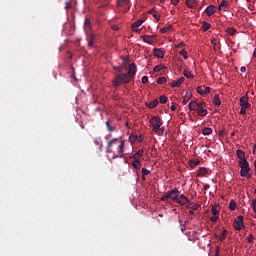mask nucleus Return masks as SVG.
<instances>
[{"instance_id":"1","label":"nucleus","mask_w":256,"mask_h":256,"mask_svg":"<svg viewBox=\"0 0 256 256\" xmlns=\"http://www.w3.org/2000/svg\"><path fill=\"white\" fill-rule=\"evenodd\" d=\"M106 153L112 155V159H123L125 157V139L113 138L107 142Z\"/></svg>"},{"instance_id":"2","label":"nucleus","mask_w":256,"mask_h":256,"mask_svg":"<svg viewBox=\"0 0 256 256\" xmlns=\"http://www.w3.org/2000/svg\"><path fill=\"white\" fill-rule=\"evenodd\" d=\"M150 127H152V131L154 133H158V135H163L165 133V128L163 126V122L159 116H153L150 120Z\"/></svg>"},{"instance_id":"3","label":"nucleus","mask_w":256,"mask_h":256,"mask_svg":"<svg viewBox=\"0 0 256 256\" xmlns=\"http://www.w3.org/2000/svg\"><path fill=\"white\" fill-rule=\"evenodd\" d=\"M181 194L179 192V189L174 188L168 192L161 198V201L167 202L169 199L173 201V203H181Z\"/></svg>"},{"instance_id":"4","label":"nucleus","mask_w":256,"mask_h":256,"mask_svg":"<svg viewBox=\"0 0 256 256\" xmlns=\"http://www.w3.org/2000/svg\"><path fill=\"white\" fill-rule=\"evenodd\" d=\"M130 82H131L130 77L125 73L117 74L116 77L114 78V80L112 81L113 86L116 89H117V87H119V85H127Z\"/></svg>"},{"instance_id":"5","label":"nucleus","mask_w":256,"mask_h":256,"mask_svg":"<svg viewBox=\"0 0 256 256\" xmlns=\"http://www.w3.org/2000/svg\"><path fill=\"white\" fill-rule=\"evenodd\" d=\"M240 175L241 177H246V179H251L253 172H251V167H249V164L246 166L240 167Z\"/></svg>"},{"instance_id":"6","label":"nucleus","mask_w":256,"mask_h":256,"mask_svg":"<svg viewBox=\"0 0 256 256\" xmlns=\"http://www.w3.org/2000/svg\"><path fill=\"white\" fill-rule=\"evenodd\" d=\"M117 7H123V12L127 13L131 9V0H117Z\"/></svg>"},{"instance_id":"7","label":"nucleus","mask_w":256,"mask_h":256,"mask_svg":"<svg viewBox=\"0 0 256 256\" xmlns=\"http://www.w3.org/2000/svg\"><path fill=\"white\" fill-rule=\"evenodd\" d=\"M207 106L204 102H199L198 107L196 108V111L200 117H207Z\"/></svg>"},{"instance_id":"8","label":"nucleus","mask_w":256,"mask_h":256,"mask_svg":"<svg viewBox=\"0 0 256 256\" xmlns=\"http://www.w3.org/2000/svg\"><path fill=\"white\" fill-rule=\"evenodd\" d=\"M240 106L244 109H249L251 107V103H249V95L246 94L240 98Z\"/></svg>"},{"instance_id":"9","label":"nucleus","mask_w":256,"mask_h":256,"mask_svg":"<svg viewBox=\"0 0 256 256\" xmlns=\"http://www.w3.org/2000/svg\"><path fill=\"white\" fill-rule=\"evenodd\" d=\"M137 73V65H135V63H131L129 64V68H128V77L132 80L133 77H135Z\"/></svg>"},{"instance_id":"10","label":"nucleus","mask_w":256,"mask_h":256,"mask_svg":"<svg viewBox=\"0 0 256 256\" xmlns=\"http://www.w3.org/2000/svg\"><path fill=\"white\" fill-rule=\"evenodd\" d=\"M196 91L199 95H207L208 93H211V87L206 86L203 90V86H198Z\"/></svg>"},{"instance_id":"11","label":"nucleus","mask_w":256,"mask_h":256,"mask_svg":"<svg viewBox=\"0 0 256 256\" xmlns=\"http://www.w3.org/2000/svg\"><path fill=\"white\" fill-rule=\"evenodd\" d=\"M189 203H191V200H189L185 195L180 194V202H177V204L183 206L188 205Z\"/></svg>"},{"instance_id":"12","label":"nucleus","mask_w":256,"mask_h":256,"mask_svg":"<svg viewBox=\"0 0 256 256\" xmlns=\"http://www.w3.org/2000/svg\"><path fill=\"white\" fill-rule=\"evenodd\" d=\"M215 12H216V9H215V6L213 5H209L204 11V13L208 15V17L215 15Z\"/></svg>"},{"instance_id":"13","label":"nucleus","mask_w":256,"mask_h":256,"mask_svg":"<svg viewBox=\"0 0 256 256\" xmlns=\"http://www.w3.org/2000/svg\"><path fill=\"white\" fill-rule=\"evenodd\" d=\"M197 5H199L197 0H186V6L189 7V9H195Z\"/></svg>"},{"instance_id":"14","label":"nucleus","mask_w":256,"mask_h":256,"mask_svg":"<svg viewBox=\"0 0 256 256\" xmlns=\"http://www.w3.org/2000/svg\"><path fill=\"white\" fill-rule=\"evenodd\" d=\"M145 153L144 150H138L133 156L132 159L134 161H141V157H143V154Z\"/></svg>"},{"instance_id":"15","label":"nucleus","mask_w":256,"mask_h":256,"mask_svg":"<svg viewBox=\"0 0 256 256\" xmlns=\"http://www.w3.org/2000/svg\"><path fill=\"white\" fill-rule=\"evenodd\" d=\"M154 56L158 57V59H163V57H165V52H163V50H161L159 48H155L154 49Z\"/></svg>"},{"instance_id":"16","label":"nucleus","mask_w":256,"mask_h":256,"mask_svg":"<svg viewBox=\"0 0 256 256\" xmlns=\"http://www.w3.org/2000/svg\"><path fill=\"white\" fill-rule=\"evenodd\" d=\"M185 81V77H180L177 81L171 83V87H181Z\"/></svg>"},{"instance_id":"17","label":"nucleus","mask_w":256,"mask_h":256,"mask_svg":"<svg viewBox=\"0 0 256 256\" xmlns=\"http://www.w3.org/2000/svg\"><path fill=\"white\" fill-rule=\"evenodd\" d=\"M199 106V102L192 100L191 102H189L188 107L190 109V111H197V107Z\"/></svg>"},{"instance_id":"18","label":"nucleus","mask_w":256,"mask_h":256,"mask_svg":"<svg viewBox=\"0 0 256 256\" xmlns=\"http://www.w3.org/2000/svg\"><path fill=\"white\" fill-rule=\"evenodd\" d=\"M143 25V20H137L132 24L133 31L139 32V27Z\"/></svg>"},{"instance_id":"19","label":"nucleus","mask_w":256,"mask_h":256,"mask_svg":"<svg viewBox=\"0 0 256 256\" xmlns=\"http://www.w3.org/2000/svg\"><path fill=\"white\" fill-rule=\"evenodd\" d=\"M143 41L144 43H148L149 45H151L155 41V36L144 35Z\"/></svg>"},{"instance_id":"20","label":"nucleus","mask_w":256,"mask_h":256,"mask_svg":"<svg viewBox=\"0 0 256 256\" xmlns=\"http://www.w3.org/2000/svg\"><path fill=\"white\" fill-rule=\"evenodd\" d=\"M148 13L149 15H152V17H154L156 21H159V19H161V16H159V12L155 11L154 9H150Z\"/></svg>"},{"instance_id":"21","label":"nucleus","mask_w":256,"mask_h":256,"mask_svg":"<svg viewBox=\"0 0 256 256\" xmlns=\"http://www.w3.org/2000/svg\"><path fill=\"white\" fill-rule=\"evenodd\" d=\"M157 105H159V100L157 99L154 101H151L150 103H146V107H148V109H155Z\"/></svg>"},{"instance_id":"22","label":"nucleus","mask_w":256,"mask_h":256,"mask_svg":"<svg viewBox=\"0 0 256 256\" xmlns=\"http://www.w3.org/2000/svg\"><path fill=\"white\" fill-rule=\"evenodd\" d=\"M227 7H229V2H227L226 0H223L220 5L218 6L219 11H225V9H227Z\"/></svg>"},{"instance_id":"23","label":"nucleus","mask_w":256,"mask_h":256,"mask_svg":"<svg viewBox=\"0 0 256 256\" xmlns=\"http://www.w3.org/2000/svg\"><path fill=\"white\" fill-rule=\"evenodd\" d=\"M132 167L136 169V171H139V169H141V160H133Z\"/></svg>"},{"instance_id":"24","label":"nucleus","mask_w":256,"mask_h":256,"mask_svg":"<svg viewBox=\"0 0 256 256\" xmlns=\"http://www.w3.org/2000/svg\"><path fill=\"white\" fill-rule=\"evenodd\" d=\"M204 175H207V168L201 167L197 171L198 177H203Z\"/></svg>"},{"instance_id":"25","label":"nucleus","mask_w":256,"mask_h":256,"mask_svg":"<svg viewBox=\"0 0 256 256\" xmlns=\"http://www.w3.org/2000/svg\"><path fill=\"white\" fill-rule=\"evenodd\" d=\"M186 207L188 209H192V211H197V209H199L200 205L189 202V204Z\"/></svg>"},{"instance_id":"26","label":"nucleus","mask_w":256,"mask_h":256,"mask_svg":"<svg viewBox=\"0 0 256 256\" xmlns=\"http://www.w3.org/2000/svg\"><path fill=\"white\" fill-rule=\"evenodd\" d=\"M213 104L216 105V107H219L221 105V99L219 98V95L216 94L213 98Z\"/></svg>"},{"instance_id":"27","label":"nucleus","mask_w":256,"mask_h":256,"mask_svg":"<svg viewBox=\"0 0 256 256\" xmlns=\"http://www.w3.org/2000/svg\"><path fill=\"white\" fill-rule=\"evenodd\" d=\"M173 29V25H168V26H165L163 27L162 29H160V32L161 33H169V31H171Z\"/></svg>"},{"instance_id":"28","label":"nucleus","mask_w":256,"mask_h":256,"mask_svg":"<svg viewBox=\"0 0 256 256\" xmlns=\"http://www.w3.org/2000/svg\"><path fill=\"white\" fill-rule=\"evenodd\" d=\"M147 175H151V170H148L146 168H142V179L145 181V177H147Z\"/></svg>"},{"instance_id":"29","label":"nucleus","mask_w":256,"mask_h":256,"mask_svg":"<svg viewBox=\"0 0 256 256\" xmlns=\"http://www.w3.org/2000/svg\"><path fill=\"white\" fill-rule=\"evenodd\" d=\"M208 29H211V24L209 22L202 23V31L206 32Z\"/></svg>"},{"instance_id":"30","label":"nucleus","mask_w":256,"mask_h":256,"mask_svg":"<svg viewBox=\"0 0 256 256\" xmlns=\"http://www.w3.org/2000/svg\"><path fill=\"white\" fill-rule=\"evenodd\" d=\"M229 209L230 211H235V209H237V202H235V200L230 201Z\"/></svg>"},{"instance_id":"31","label":"nucleus","mask_w":256,"mask_h":256,"mask_svg":"<svg viewBox=\"0 0 256 256\" xmlns=\"http://www.w3.org/2000/svg\"><path fill=\"white\" fill-rule=\"evenodd\" d=\"M184 77H186L187 79H193V73L191 71L188 70H184L183 72Z\"/></svg>"},{"instance_id":"32","label":"nucleus","mask_w":256,"mask_h":256,"mask_svg":"<svg viewBox=\"0 0 256 256\" xmlns=\"http://www.w3.org/2000/svg\"><path fill=\"white\" fill-rule=\"evenodd\" d=\"M189 99H191V94L186 92V95L183 97V105H187V103H189Z\"/></svg>"},{"instance_id":"33","label":"nucleus","mask_w":256,"mask_h":256,"mask_svg":"<svg viewBox=\"0 0 256 256\" xmlns=\"http://www.w3.org/2000/svg\"><path fill=\"white\" fill-rule=\"evenodd\" d=\"M227 238V230L223 229L222 234H220V237H218V241H224Z\"/></svg>"},{"instance_id":"34","label":"nucleus","mask_w":256,"mask_h":256,"mask_svg":"<svg viewBox=\"0 0 256 256\" xmlns=\"http://www.w3.org/2000/svg\"><path fill=\"white\" fill-rule=\"evenodd\" d=\"M239 165H240V167L247 166V165H249V161H247V158L239 159Z\"/></svg>"},{"instance_id":"35","label":"nucleus","mask_w":256,"mask_h":256,"mask_svg":"<svg viewBox=\"0 0 256 256\" xmlns=\"http://www.w3.org/2000/svg\"><path fill=\"white\" fill-rule=\"evenodd\" d=\"M226 33L227 35L233 36L235 33H237V30L235 28H227Z\"/></svg>"},{"instance_id":"36","label":"nucleus","mask_w":256,"mask_h":256,"mask_svg":"<svg viewBox=\"0 0 256 256\" xmlns=\"http://www.w3.org/2000/svg\"><path fill=\"white\" fill-rule=\"evenodd\" d=\"M236 155H237L238 159H244L245 158V152L242 151V150H237Z\"/></svg>"},{"instance_id":"37","label":"nucleus","mask_w":256,"mask_h":256,"mask_svg":"<svg viewBox=\"0 0 256 256\" xmlns=\"http://www.w3.org/2000/svg\"><path fill=\"white\" fill-rule=\"evenodd\" d=\"M203 135H211L213 133V129L206 127L202 130Z\"/></svg>"},{"instance_id":"38","label":"nucleus","mask_w":256,"mask_h":256,"mask_svg":"<svg viewBox=\"0 0 256 256\" xmlns=\"http://www.w3.org/2000/svg\"><path fill=\"white\" fill-rule=\"evenodd\" d=\"M199 163H201V161H199V160H196V161L190 160V161H189V165H190V167H192V169H193L194 167H197V165H199Z\"/></svg>"},{"instance_id":"39","label":"nucleus","mask_w":256,"mask_h":256,"mask_svg":"<svg viewBox=\"0 0 256 256\" xmlns=\"http://www.w3.org/2000/svg\"><path fill=\"white\" fill-rule=\"evenodd\" d=\"M106 127L110 133H113V131H115V127L111 126V123L109 121H106Z\"/></svg>"},{"instance_id":"40","label":"nucleus","mask_w":256,"mask_h":256,"mask_svg":"<svg viewBox=\"0 0 256 256\" xmlns=\"http://www.w3.org/2000/svg\"><path fill=\"white\" fill-rule=\"evenodd\" d=\"M164 83H167V78L165 77H159L157 80L158 85H163Z\"/></svg>"},{"instance_id":"41","label":"nucleus","mask_w":256,"mask_h":256,"mask_svg":"<svg viewBox=\"0 0 256 256\" xmlns=\"http://www.w3.org/2000/svg\"><path fill=\"white\" fill-rule=\"evenodd\" d=\"M95 145L99 146V149H101V147H103V141H101V138H96L94 140Z\"/></svg>"},{"instance_id":"42","label":"nucleus","mask_w":256,"mask_h":256,"mask_svg":"<svg viewBox=\"0 0 256 256\" xmlns=\"http://www.w3.org/2000/svg\"><path fill=\"white\" fill-rule=\"evenodd\" d=\"M137 139H139V136H137V135H131L130 137H129V141H130V143L133 145V143H135V141H137Z\"/></svg>"},{"instance_id":"43","label":"nucleus","mask_w":256,"mask_h":256,"mask_svg":"<svg viewBox=\"0 0 256 256\" xmlns=\"http://www.w3.org/2000/svg\"><path fill=\"white\" fill-rule=\"evenodd\" d=\"M236 225H243V216H238L237 219H235Z\"/></svg>"},{"instance_id":"44","label":"nucleus","mask_w":256,"mask_h":256,"mask_svg":"<svg viewBox=\"0 0 256 256\" xmlns=\"http://www.w3.org/2000/svg\"><path fill=\"white\" fill-rule=\"evenodd\" d=\"M95 45V36H91L88 42V47H93Z\"/></svg>"},{"instance_id":"45","label":"nucleus","mask_w":256,"mask_h":256,"mask_svg":"<svg viewBox=\"0 0 256 256\" xmlns=\"http://www.w3.org/2000/svg\"><path fill=\"white\" fill-rule=\"evenodd\" d=\"M159 101L160 103H162V105H165V103H167V96L165 95L160 96Z\"/></svg>"},{"instance_id":"46","label":"nucleus","mask_w":256,"mask_h":256,"mask_svg":"<svg viewBox=\"0 0 256 256\" xmlns=\"http://www.w3.org/2000/svg\"><path fill=\"white\" fill-rule=\"evenodd\" d=\"M181 56H183L184 59H188V55H187V51L186 50H182L179 52Z\"/></svg>"},{"instance_id":"47","label":"nucleus","mask_w":256,"mask_h":256,"mask_svg":"<svg viewBox=\"0 0 256 256\" xmlns=\"http://www.w3.org/2000/svg\"><path fill=\"white\" fill-rule=\"evenodd\" d=\"M251 207H252V211L256 213V199L252 200Z\"/></svg>"},{"instance_id":"48","label":"nucleus","mask_w":256,"mask_h":256,"mask_svg":"<svg viewBox=\"0 0 256 256\" xmlns=\"http://www.w3.org/2000/svg\"><path fill=\"white\" fill-rule=\"evenodd\" d=\"M244 228H245L244 225H235V226H234V229H235L236 231H241V230L244 229Z\"/></svg>"},{"instance_id":"49","label":"nucleus","mask_w":256,"mask_h":256,"mask_svg":"<svg viewBox=\"0 0 256 256\" xmlns=\"http://www.w3.org/2000/svg\"><path fill=\"white\" fill-rule=\"evenodd\" d=\"M212 214L214 216H219V210H217V208H215V207H212Z\"/></svg>"},{"instance_id":"50","label":"nucleus","mask_w":256,"mask_h":256,"mask_svg":"<svg viewBox=\"0 0 256 256\" xmlns=\"http://www.w3.org/2000/svg\"><path fill=\"white\" fill-rule=\"evenodd\" d=\"M217 219H219V216L213 215V216L210 218V221H212L213 223H217Z\"/></svg>"},{"instance_id":"51","label":"nucleus","mask_w":256,"mask_h":256,"mask_svg":"<svg viewBox=\"0 0 256 256\" xmlns=\"http://www.w3.org/2000/svg\"><path fill=\"white\" fill-rule=\"evenodd\" d=\"M149 82V78L147 76L142 77V83L146 84Z\"/></svg>"},{"instance_id":"52","label":"nucleus","mask_w":256,"mask_h":256,"mask_svg":"<svg viewBox=\"0 0 256 256\" xmlns=\"http://www.w3.org/2000/svg\"><path fill=\"white\" fill-rule=\"evenodd\" d=\"M84 25H85V27H89V25H91V21L86 18L84 21Z\"/></svg>"},{"instance_id":"53","label":"nucleus","mask_w":256,"mask_h":256,"mask_svg":"<svg viewBox=\"0 0 256 256\" xmlns=\"http://www.w3.org/2000/svg\"><path fill=\"white\" fill-rule=\"evenodd\" d=\"M159 71H161V66L157 65L154 67V72L155 73H159Z\"/></svg>"},{"instance_id":"54","label":"nucleus","mask_w":256,"mask_h":256,"mask_svg":"<svg viewBox=\"0 0 256 256\" xmlns=\"http://www.w3.org/2000/svg\"><path fill=\"white\" fill-rule=\"evenodd\" d=\"M247 113V108L241 107L240 114L245 115Z\"/></svg>"},{"instance_id":"55","label":"nucleus","mask_w":256,"mask_h":256,"mask_svg":"<svg viewBox=\"0 0 256 256\" xmlns=\"http://www.w3.org/2000/svg\"><path fill=\"white\" fill-rule=\"evenodd\" d=\"M248 243H253V234L248 235Z\"/></svg>"},{"instance_id":"56","label":"nucleus","mask_w":256,"mask_h":256,"mask_svg":"<svg viewBox=\"0 0 256 256\" xmlns=\"http://www.w3.org/2000/svg\"><path fill=\"white\" fill-rule=\"evenodd\" d=\"M65 9H71V2H66L65 3Z\"/></svg>"},{"instance_id":"57","label":"nucleus","mask_w":256,"mask_h":256,"mask_svg":"<svg viewBox=\"0 0 256 256\" xmlns=\"http://www.w3.org/2000/svg\"><path fill=\"white\" fill-rule=\"evenodd\" d=\"M220 253V247L217 246V248H215V256H219Z\"/></svg>"},{"instance_id":"58","label":"nucleus","mask_w":256,"mask_h":256,"mask_svg":"<svg viewBox=\"0 0 256 256\" xmlns=\"http://www.w3.org/2000/svg\"><path fill=\"white\" fill-rule=\"evenodd\" d=\"M170 109H171V111H176L177 106L175 105V103H172Z\"/></svg>"},{"instance_id":"59","label":"nucleus","mask_w":256,"mask_h":256,"mask_svg":"<svg viewBox=\"0 0 256 256\" xmlns=\"http://www.w3.org/2000/svg\"><path fill=\"white\" fill-rule=\"evenodd\" d=\"M172 5H179V0H171Z\"/></svg>"},{"instance_id":"60","label":"nucleus","mask_w":256,"mask_h":256,"mask_svg":"<svg viewBox=\"0 0 256 256\" xmlns=\"http://www.w3.org/2000/svg\"><path fill=\"white\" fill-rule=\"evenodd\" d=\"M241 73H245L247 71V68L245 66H242L240 68Z\"/></svg>"},{"instance_id":"61","label":"nucleus","mask_w":256,"mask_h":256,"mask_svg":"<svg viewBox=\"0 0 256 256\" xmlns=\"http://www.w3.org/2000/svg\"><path fill=\"white\" fill-rule=\"evenodd\" d=\"M112 29H113V31H119V26L113 25V26H112Z\"/></svg>"},{"instance_id":"62","label":"nucleus","mask_w":256,"mask_h":256,"mask_svg":"<svg viewBox=\"0 0 256 256\" xmlns=\"http://www.w3.org/2000/svg\"><path fill=\"white\" fill-rule=\"evenodd\" d=\"M177 47H185V43L180 42V43L177 45Z\"/></svg>"},{"instance_id":"63","label":"nucleus","mask_w":256,"mask_h":256,"mask_svg":"<svg viewBox=\"0 0 256 256\" xmlns=\"http://www.w3.org/2000/svg\"><path fill=\"white\" fill-rule=\"evenodd\" d=\"M209 187H210L209 184H205V185H204L205 191H207V189H209Z\"/></svg>"},{"instance_id":"64","label":"nucleus","mask_w":256,"mask_h":256,"mask_svg":"<svg viewBox=\"0 0 256 256\" xmlns=\"http://www.w3.org/2000/svg\"><path fill=\"white\" fill-rule=\"evenodd\" d=\"M189 215H195V211L194 210H189Z\"/></svg>"}]
</instances>
